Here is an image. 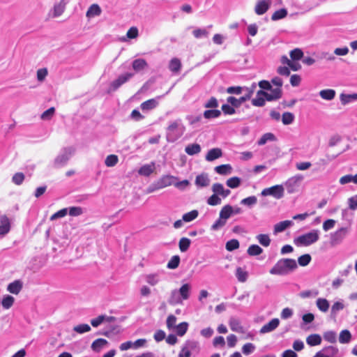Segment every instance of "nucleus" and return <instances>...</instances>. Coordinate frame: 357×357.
<instances>
[{
    "label": "nucleus",
    "mask_w": 357,
    "mask_h": 357,
    "mask_svg": "<svg viewBox=\"0 0 357 357\" xmlns=\"http://www.w3.org/2000/svg\"><path fill=\"white\" fill-rule=\"evenodd\" d=\"M68 3V0H61L59 3H55L52 10V17L61 16L65 11Z\"/></svg>",
    "instance_id": "nucleus-17"
},
{
    "label": "nucleus",
    "mask_w": 357,
    "mask_h": 357,
    "mask_svg": "<svg viewBox=\"0 0 357 357\" xmlns=\"http://www.w3.org/2000/svg\"><path fill=\"white\" fill-rule=\"evenodd\" d=\"M229 324L231 331L237 333L243 332V328L238 319L235 317H231L229 321Z\"/></svg>",
    "instance_id": "nucleus-32"
},
{
    "label": "nucleus",
    "mask_w": 357,
    "mask_h": 357,
    "mask_svg": "<svg viewBox=\"0 0 357 357\" xmlns=\"http://www.w3.org/2000/svg\"><path fill=\"white\" fill-rule=\"evenodd\" d=\"M342 105H345L349 102L357 100V93L344 94L342 93L340 96Z\"/></svg>",
    "instance_id": "nucleus-39"
},
{
    "label": "nucleus",
    "mask_w": 357,
    "mask_h": 357,
    "mask_svg": "<svg viewBox=\"0 0 357 357\" xmlns=\"http://www.w3.org/2000/svg\"><path fill=\"white\" fill-rule=\"evenodd\" d=\"M225 248L228 251H233L239 248V242L236 239H231L227 242Z\"/></svg>",
    "instance_id": "nucleus-62"
},
{
    "label": "nucleus",
    "mask_w": 357,
    "mask_h": 357,
    "mask_svg": "<svg viewBox=\"0 0 357 357\" xmlns=\"http://www.w3.org/2000/svg\"><path fill=\"white\" fill-rule=\"evenodd\" d=\"M15 302V298L10 295L5 296L1 301L2 306L4 309H9L12 307Z\"/></svg>",
    "instance_id": "nucleus-51"
},
{
    "label": "nucleus",
    "mask_w": 357,
    "mask_h": 357,
    "mask_svg": "<svg viewBox=\"0 0 357 357\" xmlns=\"http://www.w3.org/2000/svg\"><path fill=\"white\" fill-rule=\"evenodd\" d=\"M295 119V116L294 114L286 112H284L282 115V122L284 125H290L291 124Z\"/></svg>",
    "instance_id": "nucleus-49"
},
{
    "label": "nucleus",
    "mask_w": 357,
    "mask_h": 357,
    "mask_svg": "<svg viewBox=\"0 0 357 357\" xmlns=\"http://www.w3.org/2000/svg\"><path fill=\"white\" fill-rule=\"evenodd\" d=\"M192 34L196 38H206L208 36V32L205 29H196L192 31Z\"/></svg>",
    "instance_id": "nucleus-59"
},
{
    "label": "nucleus",
    "mask_w": 357,
    "mask_h": 357,
    "mask_svg": "<svg viewBox=\"0 0 357 357\" xmlns=\"http://www.w3.org/2000/svg\"><path fill=\"white\" fill-rule=\"evenodd\" d=\"M279 324L280 320L278 318H274L271 319L268 323L264 325L261 328L259 333L261 334H265L272 332L278 327Z\"/></svg>",
    "instance_id": "nucleus-18"
},
{
    "label": "nucleus",
    "mask_w": 357,
    "mask_h": 357,
    "mask_svg": "<svg viewBox=\"0 0 357 357\" xmlns=\"http://www.w3.org/2000/svg\"><path fill=\"white\" fill-rule=\"evenodd\" d=\"M74 149L72 147H67L63 149L60 153L56 157L54 160V167L59 168L66 165L74 153Z\"/></svg>",
    "instance_id": "nucleus-7"
},
{
    "label": "nucleus",
    "mask_w": 357,
    "mask_h": 357,
    "mask_svg": "<svg viewBox=\"0 0 357 357\" xmlns=\"http://www.w3.org/2000/svg\"><path fill=\"white\" fill-rule=\"evenodd\" d=\"M148 66L147 62L144 59H135L132 63V67L136 72H139Z\"/></svg>",
    "instance_id": "nucleus-30"
},
{
    "label": "nucleus",
    "mask_w": 357,
    "mask_h": 357,
    "mask_svg": "<svg viewBox=\"0 0 357 357\" xmlns=\"http://www.w3.org/2000/svg\"><path fill=\"white\" fill-rule=\"evenodd\" d=\"M348 227H341L335 232L331 234L330 243L332 245H339L342 242L349 233Z\"/></svg>",
    "instance_id": "nucleus-11"
},
{
    "label": "nucleus",
    "mask_w": 357,
    "mask_h": 357,
    "mask_svg": "<svg viewBox=\"0 0 357 357\" xmlns=\"http://www.w3.org/2000/svg\"><path fill=\"white\" fill-rule=\"evenodd\" d=\"M344 308V305L342 301H336L335 302L331 310V317L333 319H335L337 313L342 310Z\"/></svg>",
    "instance_id": "nucleus-34"
},
{
    "label": "nucleus",
    "mask_w": 357,
    "mask_h": 357,
    "mask_svg": "<svg viewBox=\"0 0 357 357\" xmlns=\"http://www.w3.org/2000/svg\"><path fill=\"white\" fill-rule=\"evenodd\" d=\"M298 268L296 261L293 259L284 258L278 260L271 268V275H286Z\"/></svg>",
    "instance_id": "nucleus-2"
},
{
    "label": "nucleus",
    "mask_w": 357,
    "mask_h": 357,
    "mask_svg": "<svg viewBox=\"0 0 357 357\" xmlns=\"http://www.w3.org/2000/svg\"><path fill=\"white\" fill-rule=\"evenodd\" d=\"M184 132V127L181 120H176L171 122L167 130V139L168 142H174L182 136Z\"/></svg>",
    "instance_id": "nucleus-5"
},
{
    "label": "nucleus",
    "mask_w": 357,
    "mask_h": 357,
    "mask_svg": "<svg viewBox=\"0 0 357 357\" xmlns=\"http://www.w3.org/2000/svg\"><path fill=\"white\" fill-rule=\"evenodd\" d=\"M347 202L349 209L352 211L357 210V195L349 197Z\"/></svg>",
    "instance_id": "nucleus-64"
},
{
    "label": "nucleus",
    "mask_w": 357,
    "mask_h": 357,
    "mask_svg": "<svg viewBox=\"0 0 357 357\" xmlns=\"http://www.w3.org/2000/svg\"><path fill=\"white\" fill-rule=\"evenodd\" d=\"M257 199L255 196H250V197H246L245 199H243L241 201V204H243V205H245V206H248L250 207L255 205L257 204Z\"/></svg>",
    "instance_id": "nucleus-61"
},
{
    "label": "nucleus",
    "mask_w": 357,
    "mask_h": 357,
    "mask_svg": "<svg viewBox=\"0 0 357 357\" xmlns=\"http://www.w3.org/2000/svg\"><path fill=\"white\" fill-rule=\"evenodd\" d=\"M319 238V231L313 229L310 232L298 236L294 239V243L298 246H309L316 243Z\"/></svg>",
    "instance_id": "nucleus-4"
},
{
    "label": "nucleus",
    "mask_w": 357,
    "mask_h": 357,
    "mask_svg": "<svg viewBox=\"0 0 357 357\" xmlns=\"http://www.w3.org/2000/svg\"><path fill=\"white\" fill-rule=\"evenodd\" d=\"M289 55L292 61H298L303 56V52L301 49L295 48L290 52Z\"/></svg>",
    "instance_id": "nucleus-55"
},
{
    "label": "nucleus",
    "mask_w": 357,
    "mask_h": 357,
    "mask_svg": "<svg viewBox=\"0 0 357 357\" xmlns=\"http://www.w3.org/2000/svg\"><path fill=\"white\" fill-rule=\"evenodd\" d=\"M177 178L171 175H164L160 178L156 182L158 183V188L160 189L174 185V181H176Z\"/></svg>",
    "instance_id": "nucleus-16"
},
{
    "label": "nucleus",
    "mask_w": 357,
    "mask_h": 357,
    "mask_svg": "<svg viewBox=\"0 0 357 357\" xmlns=\"http://www.w3.org/2000/svg\"><path fill=\"white\" fill-rule=\"evenodd\" d=\"M294 222L291 220H284L274 225V233L278 234L282 232L287 228L292 226Z\"/></svg>",
    "instance_id": "nucleus-29"
},
{
    "label": "nucleus",
    "mask_w": 357,
    "mask_h": 357,
    "mask_svg": "<svg viewBox=\"0 0 357 357\" xmlns=\"http://www.w3.org/2000/svg\"><path fill=\"white\" fill-rule=\"evenodd\" d=\"M271 93H268L266 92L264 98L268 101H273L278 100L282 96V89L279 88H275L273 89H271Z\"/></svg>",
    "instance_id": "nucleus-25"
},
{
    "label": "nucleus",
    "mask_w": 357,
    "mask_h": 357,
    "mask_svg": "<svg viewBox=\"0 0 357 357\" xmlns=\"http://www.w3.org/2000/svg\"><path fill=\"white\" fill-rule=\"evenodd\" d=\"M134 76V74L132 73H126L123 75L119 76L117 79L114 80L110 84V90L116 91L118 89L121 85L127 82L130 78Z\"/></svg>",
    "instance_id": "nucleus-14"
},
{
    "label": "nucleus",
    "mask_w": 357,
    "mask_h": 357,
    "mask_svg": "<svg viewBox=\"0 0 357 357\" xmlns=\"http://www.w3.org/2000/svg\"><path fill=\"white\" fill-rule=\"evenodd\" d=\"M236 276L240 282H245L248 277V273L241 267L236 270Z\"/></svg>",
    "instance_id": "nucleus-46"
},
{
    "label": "nucleus",
    "mask_w": 357,
    "mask_h": 357,
    "mask_svg": "<svg viewBox=\"0 0 357 357\" xmlns=\"http://www.w3.org/2000/svg\"><path fill=\"white\" fill-rule=\"evenodd\" d=\"M181 68V61L177 58L171 59L169 63V69L172 73H178Z\"/></svg>",
    "instance_id": "nucleus-40"
},
{
    "label": "nucleus",
    "mask_w": 357,
    "mask_h": 357,
    "mask_svg": "<svg viewBox=\"0 0 357 357\" xmlns=\"http://www.w3.org/2000/svg\"><path fill=\"white\" fill-rule=\"evenodd\" d=\"M145 280L150 285L155 286L160 282V277L158 273H152L146 275Z\"/></svg>",
    "instance_id": "nucleus-47"
},
{
    "label": "nucleus",
    "mask_w": 357,
    "mask_h": 357,
    "mask_svg": "<svg viewBox=\"0 0 357 357\" xmlns=\"http://www.w3.org/2000/svg\"><path fill=\"white\" fill-rule=\"evenodd\" d=\"M114 317H107L105 315H100L97 318L91 321V324L93 327H98L104 321L112 322L115 320Z\"/></svg>",
    "instance_id": "nucleus-26"
},
{
    "label": "nucleus",
    "mask_w": 357,
    "mask_h": 357,
    "mask_svg": "<svg viewBox=\"0 0 357 357\" xmlns=\"http://www.w3.org/2000/svg\"><path fill=\"white\" fill-rule=\"evenodd\" d=\"M221 112L218 109H208L204 111V117L207 119L218 118L220 116Z\"/></svg>",
    "instance_id": "nucleus-53"
},
{
    "label": "nucleus",
    "mask_w": 357,
    "mask_h": 357,
    "mask_svg": "<svg viewBox=\"0 0 357 357\" xmlns=\"http://www.w3.org/2000/svg\"><path fill=\"white\" fill-rule=\"evenodd\" d=\"M241 180L240 178L237 176H234L227 179L226 184L228 187L231 188H236L241 185Z\"/></svg>",
    "instance_id": "nucleus-54"
},
{
    "label": "nucleus",
    "mask_w": 357,
    "mask_h": 357,
    "mask_svg": "<svg viewBox=\"0 0 357 357\" xmlns=\"http://www.w3.org/2000/svg\"><path fill=\"white\" fill-rule=\"evenodd\" d=\"M155 169V163L151 162L149 164H146L142 166L138 170V174L142 176H150Z\"/></svg>",
    "instance_id": "nucleus-19"
},
{
    "label": "nucleus",
    "mask_w": 357,
    "mask_h": 357,
    "mask_svg": "<svg viewBox=\"0 0 357 357\" xmlns=\"http://www.w3.org/2000/svg\"><path fill=\"white\" fill-rule=\"evenodd\" d=\"M199 351V342L193 340H188L181 347L178 357H191V352H198Z\"/></svg>",
    "instance_id": "nucleus-8"
},
{
    "label": "nucleus",
    "mask_w": 357,
    "mask_h": 357,
    "mask_svg": "<svg viewBox=\"0 0 357 357\" xmlns=\"http://www.w3.org/2000/svg\"><path fill=\"white\" fill-rule=\"evenodd\" d=\"M321 98L326 100H331L335 96V91L333 89H324L319 92Z\"/></svg>",
    "instance_id": "nucleus-42"
},
{
    "label": "nucleus",
    "mask_w": 357,
    "mask_h": 357,
    "mask_svg": "<svg viewBox=\"0 0 357 357\" xmlns=\"http://www.w3.org/2000/svg\"><path fill=\"white\" fill-rule=\"evenodd\" d=\"M188 326L189 324L188 322L183 321L176 325L173 330L177 335L182 337L186 333Z\"/></svg>",
    "instance_id": "nucleus-35"
},
{
    "label": "nucleus",
    "mask_w": 357,
    "mask_h": 357,
    "mask_svg": "<svg viewBox=\"0 0 357 357\" xmlns=\"http://www.w3.org/2000/svg\"><path fill=\"white\" fill-rule=\"evenodd\" d=\"M179 264L180 257L178 255H174L167 263V267L169 269H175L178 266Z\"/></svg>",
    "instance_id": "nucleus-56"
},
{
    "label": "nucleus",
    "mask_w": 357,
    "mask_h": 357,
    "mask_svg": "<svg viewBox=\"0 0 357 357\" xmlns=\"http://www.w3.org/2000/svg\"><path fill=\"white\" fill-rule=\"evenodd\" d=\"M324 339L329 343H335L337 341V333L333 331H327L323 334Z\"/></svg>",
    "instance_id": "nucleus-44"
},
{
    "label": "nucleus",
    "mask_w": 357,
    "mask_h": 357,
    "mask_svg": "<svg viewBox=\"0 0 357 357\" xmlns=\"http://www.w3.org/2000/svg\"><path fill=\"white\" fill-rule=\"evenodd\" d=\"M177 291L182 301L188 300L190 296L191 286L188 283L184 284Z\"/></svg>",
    "instance_id": "nucleus-21"
},
{
    "label": "nucleus",
    "mask_w": 357,
    "mask_h": 357,
    "mask_svg": "<svg viewBox=\"0 0 357 357\" xmlns=\"http://www.w3.org/2000/svg\"><path fill=\"white\" fill-rule=\"evenodd\" d=\"M107 344V341L102 338L96 340L91 344V349L95 351H99Z\"/></svg>",
    "instance_id": "nucleus-43"
},
{
    "label": "nucleus",
    "mask_w": 357,
    "mask_h": 357,
    "mask_svg": "<svg viewBox=\"0 0 357 357\" xmlns=\"http://www.w3.org/2000/svg\"><path fill=\"white\" fill-rule=\"evenodd\" d=\"M256 239L264 247L270 245L271 240L268 234H260L256 236Z\"/></svg>",
    "instance_id": "nucleus-41"
},
{
    "label": "nucleus",
    "mask_w": 357,
    "mask_h": 357,
    "mask_svg": "<svg viewBox=\"0 0 357 357\" xmlns=\"http://www.w3.org/2000/svg\"><path fill=\"white\" fill-rule=\"evenodd\" d=\"M316 305L321 312L324 313L328 311L330 307L328 301L324 298H317L316 301Z\"/></svg>",
    "instance_id": "nucleus-33"
},
{
    "label": "nucleus",
    "mask_w": 357,
    "mask_h": 357,
    "mask_svg": "<svg viewBox=\"0 0 357 357\" xmlns=\"http://www.w3.org/2000/svg\"><path fill=\"white\" fill-rule=\"evenodd\" d=\"M191 243V241L185 237H183L180 239L178 242V247L182 252H186L190 248Z\"/></svg>",
    "instance_id": "nucleus-48"
},
{
    "label": "nucleus",
    "mask_w": 357,
    "mask_h": 357,
    "mask_svg": "<svg viewBox=\"0 0 357 357\" xmlns=\"http://www.w3.org/2000/svg\"><path fill=\"white\" fill-rule=\"evenodd\" d=\"M211 190L213 193L206 201L207 204L210 206L221 204L222 199H225L231 194L230 190L225 188L224 185L220 183H213Z\"/></svg>",
    "instance_id": "nucleus-3"
},
{
    "label": "nucleus",
    "mask_w": 357,
    "mask_h": 357,
    "mask_svg": "<svg viewBox=\"0 0 357 357\" xmlns=\"http://www.w3.org/2000/svg\"><path fill=\"white\" fill-rule=\"evenodd\" d=\"M23 284L20 280H15L7 287V290L13 294H18L22 290Z\"/></svg>",
    "instance_id": "nucleus-24"
},
{
    "label": "nucleus",
    "mask_w": 357,
    "mask_h": 357,
    "mask_svg": "<svg viewBox=\"0 0 357 357\" xmlns=\"http://www.w3.org/2000/svg\"><path fill=\"white\" fill-rule=\"evenodd\" d=\"M222 155V150L219 148H214L208 151L206 155L207 161H213L215 159L220 158Z\"/></svg>",
    "instance_id": "nucleus-28"
},
{
    "label": "nucleus",
    "mask_w": 357,
    "mask_h": 357,
    "mask_svg": "<svg viewBox=\"0 0 357 357\" xmlns=\"http://www.w3.org/2000/svg\"><path fill=\"white\" fill-rule=\"evenodd\" d=\"M198 214L199 213L197 210H192L183 215V220L186 222H191L198 216Z\"/></svg>",
    "instance_id": "nucleus-57"
},
{
    "label": "nucleus",
    "mask_w": 357,
    "mask_h": 357,
    "mask_svg": "<svg viewBox=\"0 0 357 357\" xmlns=\"http://www.w3.org/2000/svg\"><path fill=\"white\" fill-rule=\"evenodd\" d=\"M74 331L77 332V333L82 334L86 332H89L91 331V327L89 325L86 324H82L77 326H75L73 328Z\"/></svg>",
    "instance_id": "nucleus-58"
},
{
    "label": "nucleus",
    "mask_w": 357,
    "mask_h": 357,
    "mask_svg": "<svg viewBox=\"0 0 357 357\" xmlns=\"http://www.w3.org/2000/svg\"><path fill=\"white\" fill-rule=\"evenodd\" d=\"M185 153L189 155L198 154L201 151V146L198 144H190L185 146Z\"/></svg>",
    "instance_id": "nucleus-37"
},
{
    "label": "nucleus",
    "mask_w": 357,
    "mask_h": 357,
    "mask_svg": "<svg viewBox=\"0 0 357 357\" xmlns=\"http://www.w3.org/2000/svg\"><path fill=\"white\" fill-rule=\"evenodd\" d=\"M158 104L156 99L152 98L142 102L140 107L143 111H148L155 108Z\"/></svg>",
    "instance_id": "nucleus-36"
},
{
    "label": "nucleus",
    "mask_w": 357,
    "mask_h": 357,
    "mask_svg": "<svg viewBox=\"0 0 357 357\" xmlns=\"http://www.w3.org/2000/svg\"><path fill=\"white\" fill-rule=\"evenodd\" d=\"M287 15V10L285 8H281L273 13L271 16L273 21L279 20L284 18Z\"/></svg>",
    "instance_id": "nucleus-50"
},
{
    "label": "nucleus",
    "mask_w": 357,
    "mask_h": 357,
    "mask_svg": "<svg viewBox=\"0 0 357 357\" xmlns=\"http://www.w3.org/2000/svg\"><path fill=\"white\" fill-rule=\"evenodd\" d=\"M303 180V176L301 174H297L289 178L284 183L287 192L290 194L296 192Z\"/></svg>",
    "instance_id": "nucleus-10"
},
{
    "label": "nucleus",
    "mask_w": 357,
    "mask_h": 357,
    "mask_svg": "<svg viewBox=\"0 0 357 357\" xmlns=\"http://www.w3.org/2000/svg\"><path fill=\"white\" fill-rule=\"evenodd\" d=\"M195 183L199 188H204L208 186L210 184V179L208 174H202L197 176Z\"/></svg>",
    "instance_id": "nucleus-22"
},
{
    "label": "nucleus",
    "mask_w": 357,
    "mask_h": 357,
    "mask_svg": "<svg viewBox=\"0 0 357 357\" xmlns=\"http://www.w3.org/2000/svg\"><path fill=\"white\" fill-rule=\"evenodd\" d=\"M284 188L282 185H275L270 188H264L261 192V196H272L276 199H280L284 197Z\"/></svg>",
    "instance_id": "nucleus-9"
},
{
    "label": "nucleus",
    "mask_w": 357,
    "mask_h": 357,
    "mask_svg": "<svg viewBox=\"0 0 357 357\" xmlns=\"http://www.w3.org/2000/svg\"><path fill=\"white\" fill-rule=\"evenodd\" d=\"M313 357H340V354L337 347L327 346L317 352Z\"/></svg>",
    "instance_id": "nucleus-12"
},
{
    "label": "nucleus",
    "mask_w": 357,
    "mask_h": 357,
    "mask_svg": "<svg viewBox=\"0 0 357 357\" xmlns=\"http://www.w3.org/2000/svg\"><path fill=\"white\" fill-rule=\"evenodd\" d=\"M263 252V249L258 245H251L247 250V253L250 256H257Z\"/></svg>",
    "instance_id": "nucleus-45"
},
{
    "label": "nucleus",
    "mask_w": 357,
    "mask_h": 357,
    "mask_svg": "<svg viewBox=\"0 0 357 357\" xmlns=\"http://www.w3.org/2000/svg\"><path fill=\"white\" fill-rule=\"evenodd\" d=\"M322 341L321 337L319 334H311L306 338V342L311 347L321 344Z\"/></svg>",
    "instance_id": "nucleus-31"
},
{
    "label": "nucleus",
    "mask_w": 357,
    "mask_h": 357,
    "mask_svg": "<svg viewBox=\"0 0 357 357\" xmlns=\"http://www.w3.org/2000/svg\"><path fill=\"white\" fill-rule=\"evenodd\" d=\"M167 302L171 305L183 304V301L180 298L177 289H174L171 291Z\"/></svg>",
    "instance_id": "nucleus-20"
},
{
    "label": "nucleus",
    "mask_w": 357,
    "mask_h": 357,
    "mask_svg": "<svg viewBox=\"0 0 357 357\" xmlns=\"http://www.w3.org/2000/svg\"><path fill=\"white\" fill-rule=\"evenodd\" d=\"M311 259L309 254H305L298 257V263L301 266H305L310 264Z\"/></svg>",
    "instance_id": "nucleus-60"
},
{
    "label": "nucleus",
    "mask_w": 357,
    "mask_h": 357,
    "mask_svg": "<svg viewBox=\"0 0 357 357\" xmlns=\"http://www.w3.org/2000/svg\"><path fill=\"white\" fill-rule=\"evenodd\" d=\"M119 162V158L116 155H109L105 160V164L107 167H112L115 166Z\"/></svg>",
    "instance_id": "nucleus-52"
},
{
    "label": "nucleus",
    "mask_w": 357,
    "mask_h": 357,
    "mask_svg": "<svg viewBox=\"0 0 357 357\" xmlns=\"http://www.w3.org/2000/svg\"><path fill=\"white\" fill-rule=\"evenodd\" d=\"M176 317L173 314H170L167 317L166 324L169 330H173L176 327Z\"/></svg>",
    "instance_id": "nucleus-63"
},
{
    "label": "nucleus",
    "mask_w": 357,
    "mask_h": 357,
    "mask_svg": "<svg viewBox=\"0 0 357 357\" xmlns=\"http://www.w3.org/2000/svg\"><path fill=\"white\" fill-rule=\"evenodd\" d=\"M232 167L230 165H222L215 167V171L220 175H227L231 173Z\"/></svg>",
    "instance_id": "nucleus-38"
},
{
    "label": "nucleus",
    "mask_w": 357,
    "mask_h": 357,
    "mask_svg": "<svg viewBox=\"0 0 357 357\" xmlns=\"http://www.w3.org/2000/svg\"><path fill=\"white\" fill-rule=\"evenodd\" d=\"M10 220L6 215L0 216V240L5 237L10 231Z\"/></svg>",
    "instance_id": "nucleus-13"
},
{
    "label": "nucleus",
    "mask_w": 357,
    "mask_h": 357,
    "mask_svg": "<svg viewBox=\"0 0 357 357\" xmlns=\"http://www.w3.org/2000/svg\"><path fill=\"white\" fill-rule=\"evenodd\" d=\"M232 206L227 204L224 206L219 213V218L212 225L211 229L218 231L222 228L227 223V220L232 216Z\"/></svg>",
    "instance_id": "nucleus-6"
},
{
    "label": "nucleus",
    "mask_w": 357,
    "mask_h": 357,
    "mask_svg": "<svg viewBox=\"0 0 357 357\" xmlns=\"http://www.w3.org/2000/svg\"><path fill=\"white\" fill-rule=\"evenodd\" d=\"M101 13L102 10L98 4L93 3L91 6H90L88 8L86 13V16L88 18H92L96 16H99L101 14Z\"/></svg>",
    "instance_id": "nucleus-27"
},
{
    "label": "nucleus",
    "mask_w": 357,
    "mask_h": 357,
    "mask_svg": "<svg viewBox=\"0 0 357 357\" xmlns=\"http://www.w3.org/2000/svg\"><path fill=\"white\" fill-rule=\"evenodd\" d=\"M256 87L257 84L255 83H253L250 88L246 89L248 91V94H246L243 97H241L238 99L233 96L228 97L227 101L229 104H225L222 106V110L224 112V114L229 115L235 114L236 111L234 109V107H238L244 102L250 99Z\"/></svg>",
    "instance_id": "nucleus-1"
},
{
    "label": "nucleus",
    "mask_w": 357,
    "mask_h": 357,
    "mask_svg": "<svg viewBox=\"0 0 357 357\" xmlns=\"http://www.w3.org/2000/svg\"><path fill=\"white\" fill-rule=\"evenodd\" d=\"M338 340L340 344H347L351 342L352 340V335L349 330L344 329L340 331Z\"/></svg>",
    "instance_id": "nucleus-23"
},
{
    "label": "nucleus",
    "mask_w": 357,
    "mask_h": 357,
    "mask_svg": "<svg viewBox=\"0 0 357 357\" xmlns=\"http://www.w3.org/2000/svg\"><path fill=\"white\" fill-rule=\"evenodd\" d=\"M271 5V0H259L255 7V12L258 15H264Z\"/></svg>",
    "instance_id": "nucleus-15"
}]
</instances>
